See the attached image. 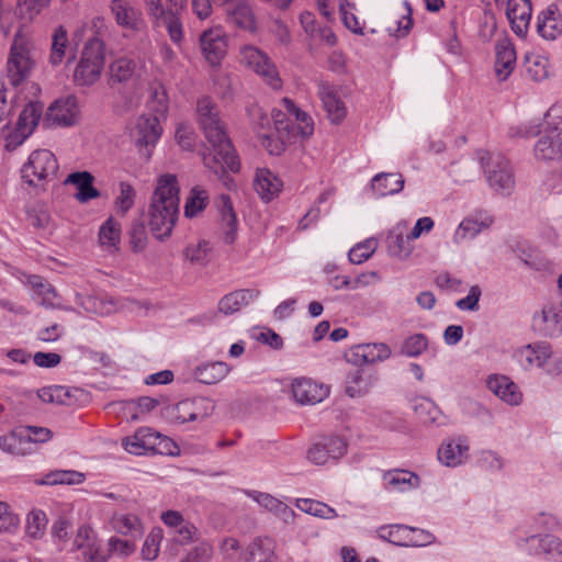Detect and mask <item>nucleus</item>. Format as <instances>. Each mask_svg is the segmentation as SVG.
I'll use <instances>...</instances> for the list:
<instances>
[{"label": "nucleus", "instance_id": "nucleus-40", "mask_svg": "<svg viewBox=\"0 0 562 562\" xmlns=\"http://www.w3.org/2000/svg\"><path fill=\"white\" fill-rule=\"evenodd\" d=\"M206 398L183 400L175 407V418L180 423L193 422L207 415L205 405Z\"/></svg>", "mask_w": 562, "mask_h": 562}, {"label": "nucleus", "instance_id": "nucleus-62", "mask_svg": "<svg viewBox=\"0 0 562 562\" xmlns=\"http://www.w3.org/2000/svg\"><path fill=\"white\" fill-rule=\"evenodd\" d=\"M74 548L82 550L85 554L92 555L95 549V535L89 526H80L74 540Z\"/></svg>", "mask_w": 562, "mask_h": 562}, {"label": "nucleus", "instance_id": "nucleus-64", "mask_svg": "<svg viewBox=\"0 0 562 562\" xmlns=\"http://www.w3.org/2000/svg\"><path fill=\"white\" fill-rule=\"evenodd\" d=\"M164 538L161 528H153L147 535L142 548V555L147 561H153L158 557L160 542Z\"/></svg>", "mask_w": 562, "mask_h": 562}, {"label": "nucleus", "instance_id": "nucleus-25", "mask_svg": "<svg viewBox=\"0 0 562 562\" xmlns=\"http://www.w3.org/2000/svg\"><path fill=\"white\" fill-rule=\"evenodd\" d=\"M317 94L331 123H340L347 115V109L337 88L326 81L317 82Z\"/></svg>", "mask_w": 562, "mask_h": 562}, {"label": "nucleus", "instance_id": "nucleus-12", "mask_svg": "<svg viewBox=\"0 0 562 562\" xmlns=\"http://www.w3.org/2000/svg\"><path fill=\"white\" fill-rule=\"evenodd\" d=\"M200 52L211 67H218L228 48V37L221 25L204 30L199 36Z\"/></svg>", "mask_w": 562, "mask_h": 562}, {"label": "nucleus", "instance_id": "nucleus-5", "mask_svg": "<svg viewBox=\"0 0 562 562\" xmlns=\"http://www.w3.org/2000/svg\"><path fill=\"white\" fill-rule=\"evenodd\" d=\"M105 64V46L102 40L90 38L82 48L79 61L74 71L77 86L94 85L102 75Z\"/></svg>", "mask_w": 562, "mask_h": 562}, {"label": "nucleus", "instance_id": "nucleus-23", "mask_svg": "<svg viewBox=\"0 0 562 562\" xmlns=\"http://www.w3.org/2000/svg\"><path fill=\"white\" fill-rule=\"evenodd\" d=\"M532 327L544 337L562 336V311L553 304L544 305L540 312L533 315Z\"/></svg>", "mask_w": 562, "mask_h": 562}, {"label": "nucleus", "instance_id": "nucleus-44", "mask_svg": "<svg viewBox=\"0 0 562 562\" xmlns=\"http://www.w3.org/2000/svg\"><path fill=\"white\" fill-rule=\"evenodd\" d=\"M256 125L258 128V135L261 139V145L269 151V154H281L284 149V142L282 140V136L284 134H280V136L276 137L272 133H268V130L270 128V120L262 113H259V121Z\"/></svg>", "mask_w": 562, "mask_h": 562}, {"label": "nucleus", "instance_id": "nucleus-20", "mask_svg": "<svg viewBox=\"0 0 562 562\" xmlns=\"http://www.w3.org/2000/svg\"><path fill=\"white\" fill-rule=\"evenodd\" d=\"M80 119L78 100L66 95L55 100L46 112V121L52 125L68 127L77 124Z\"/></svg>", "mask_w": 562, "mask_h": 562}, {"label": "nucleus", "instance_id": "nucleus-24", "mask_svg": "<svg viewBox=\"0 0 562 562\" xmlns=\"http://www.w3.org/2000/svg\"><path fill=\"white\" fill-rule=\"evenodd\" d=\"M420 476L409 470L391 469L382 473V487L387 492L407 493L419 488Z\"/></svg>", "mask_w": 562, "mask_h": 562}, {"label": "nucleus", "instance_id": "nucleus-6", "mask_svg": "<svg viewBox=\"0 0 562 562\" xmlns=\"http://www.w3.org/2000/svg\"><path fill=\"white\" fill-rule=\"evenodd\" d=\"M488 187L498 195H510L516 186L513 168L508 159L499 154L479 153Z\"/></svg>", "mask_w": 562, "mask_h": 562}, {"label": "nucleus", "instance_id": "nucleus-47", "mask_svg": "<svg viewBox=\"0 0 562 562\" xmlns=\"http://www.w3.org/2000/svg\"><path fill=\"white\" fill-rule=\"evenodd\" d=\"M44 104L38 101L29 102L19 115L16 126L30 135L35 131L42 114Z\"/></svg>", "mask_w": 562, "mask_h": 562}, {"label": "nucleus", "instance_id": "nucleus-16", "mask_svg": "<svg viewBox=\"0 0 562 562\" xmlns=\"http://www.w3.org/2000/svg\"><path fill=\"white\" fill-rule=\"evenodd\" d=\"M391 356L392 349L385 342L358 344L350 347L345 355L346 360L356 367L383 362Z\"/></svg>", "mask_w": 562, "mask_h": 562}, {"label": "nucleus", "instance_id": "nucleus-56", "mask_svg": "<svg viewBox=\"0 0 562 562\" xmlns=\"http://www.w3.org/2000/svg\"><path fill=\"white\" fill-rule=\"evenodd\" d=\"M47 516L42 509H33L27 514L25 530L32 539H41L46 531Z\"/></svg>", "mask_w": 562, "mask_h": 562}, {"label": "nucleus", "instance_id": "nucleus-39", "mask_svg": "<svg viewBox=\"0 0 562 562\" xmlns=\"http://www.w3.org/2000/svg\"><path fill=\"white\" fill-rule=\"evenodd\" d=\"M111 525L116 532L128 536L132 539L140 538L144 533V525L135 514H114L111 518Z\"/></svg>", "mask_w": 562, "mask_h": 562}, {"label": "nucleus", "instance_id": "nucleus-7", "mask_svg": "<svg viewBox=\"0 0 562 562\" xmlns=\"http://www.w3.org/2000/svg\"><path fill=\"white\" fill-rule=\"evenodd\" d=\"M274 130L279 134L290 135L291 132L307 137L313 134L314 124L312 117L295 103L289 99L283 98L279 108H274L271 112Z\"/></svg>", "mask_w": 562, "mask_h": 562}, {"label": "nucleus", "instance_id": "nucleus-46", "mask_svg": "<svg viewBox=\"0 0 562 562\" xmlns=\"http://www.w3.org/2000/svg\"><path fill=\"white\" fill-rule=\"evenodd\" d=\"M69 46L68 32L65 26H57L52 34V44L48 61L52 66H59L66 56Z\"/></svg>", "mask_w": 562, "mask_h": 562}, {"label": "nucleus", "instance_id": "nucleus-48", "mask_svg": "<svg viewBox=\"0 0 562 562\" xmlns=\"http://www.w3.org/2000/svg\"><path fill=\"white\" fill-rule=\"evenodd\" d=\"M372 386V378L359 367L349 372L346 379V393L351 396H361Z\"/></svg>", "mask_w": 562, "mask_h": 562}, {"label": "nucleus", "instance_id": "nucleus-11", "mask_svg": "<svg viewBox=\"0 0 562 562\" xmlns=\"http://www.w3.org/2000/svg\"><path fill=\"white\" fill-rule=\"evenodd\" d=\"M144 3L153 24L165 27L170 41L180 47L184 41L182 19L177 16V12L167 9L162 0H144Z\"/></svg>", "mask_w": 562, "mask_h": 562}, {"label": "nucleus", "instance_id": "nucleus-52", "mask_svg": "<svg viewBox=\"0 0 562 562\" xmlns=\"http://www.w3.org/2000/svg\"><path fill=\"white\" fill-rule=\"evenodd\" d=\"M82 307L95 315L106 316L116 311V302L106 295H89L81 303Z\"/></svg>", "mask_w": 562, "mask_h": 562}, {"label": "nucleus", "instance_id": "nucleus-55", "mask_svg": "<svg viewBox=\"0 0 562 562\" xmlns=\"http://www.w3.org/2000/svg\"><path fill=\"white\" fill-rule=\"evenodd\" d=\"M209 204V193L202 187L192 188L184 205V215L194 217L201 213Z\"/></svg>", "mask_w": 562, "mask_h": 562}, {"label": "nucleus", "instance_id": "nucleus-36", "mask_svg": "<svg viewBox=\"0 0 562 562\" xmlns=\"http://www.w3.org/2000/svg\"><path fill=\"white\" fill-rule=\"evenodd\" d=\"M260 292L255 289H241L223 296L218 302V310L225 315L238 312L259 296Z\"/></svg>", "mask_w": 562, "mask_h": 562}, {"label": "nucleus", "instance_id": "nucleus-50", "mask_svg": "<svg viewBox=\"0 0 562 562\" xmlns=\"http://www.w3.org/2000/svg\"><path fill=\"white\" fill-rule=\"evenodd\" d=\"M212 256V247L207 240L201 239L189 244L183 250V257L193 266L204 267Z\"/></svg>", "mask_w": 562, "mask_h": 562}, {"label": "nucleus", "instance_id": "nucleus-63", "mask_svg": "<svg viewBox=\"0 0 562 562\" xmlns=\"http://www.w3.org/2000/svg\"><path fill=\"white\" fill-rule=\"evenodd\" d=\"M148 108L158 116H165L168 111V95L161 85L150 87Z\"/></svg>", "mask_w": 562, "mask_h": 562}, {"label": "nucleus", "instance_id": "nucleus-26", "mask_svg": "<svg viewBox=\"0 0 562 562\" xmlns=\"http://www.w3.org/2000/svg\"><path fill=\"white\" fill-rule=\"evenodd\" d=\"M538 160L549 161L562 158V130L557 126L547 130L533 148Z\"/></svg>", "mask_w": 562, "mask_h": 562}, {"label": "nucleus", "instance_id": "nucleus-49", "mask_svg": "<svg viewBox=\"0 0 562 562\" xmlns=\"http://www.w3.org/2000/svg\"><path fill=\"white\" fill-rule=\"evenodd\" d=\"M525 67L528 76L535 81H542L549 77V59L540 53L526 54Z\"/></svg>", "mask_w": 562, "mask_h": 562}, {"label": "nucleus", "instance_id": "nucleus-60", "mask_svg": "<svg viewBox=\"0 0 562 562\" xmlns=\"http://www.w3.org/2000/svg\"><path fill=\"white\" fill-rule=\"evenodd\" d=\"M407 532L408 526L406 525H391L381 527L379 530V536L381 539L392 544L406 548Z\"/></svg>", "mask_w": 562, "mask_h": 562}, {"label": "nucleus", "instance_id": "nucleus-22", "mask_svg": "<svg viewBox=\"0 0 562 562\" xmlns=\"http://www.w3.org/2000/svg\"><path fill=\"white\" fill-rule=\"evenodd\" d=\"M294 400L302 405H314L329 395V387L308 378H296L291 384Z\"/></svg>", "mask_w": 562, "mask_h": 562}, {"label": "nucleus", "instance_id": "nucleus-2", "mask_svg": "<svg viewBox=\"0 0 562 562\" xmlns=\"http://www.w3.org/2000/svg\"><path fill=\"white\" fill-rule=\"evenodd\" d=\"M549 516L540 514L518 525L512 532L515 549L530 557L547 562H562V539L550 533H542Z\"/></svg>", "mask_w": 562, "mask_h": 562}, {"label": "nucleus", "instance_id": "nucleus-41", "mask_svg": "<svg viewBox=\"0 0 562 562\" xmlns=\"http://www.w3.org/2000/svg\"><path fill=\"white\" fill-rule=\"evenodd\" d=\"M98 240L102 250L116 252L121 241V225L113 217H109L99 228Z\"/></svg>", "mask_w": 562, "mask_h": 562}, {"label": "nucleus", "instance_id": "nucleus-29", "mask_svg": "<svg viewBox=\"0 0 562 562\" xmlns=\"http://www.w3.org/2000/svg\"><path fill=\"white\" fill-rule=\"evenodd\" d=\"M531 3L529 0H508L506 16L515 34L524 36L530 25Z\"/></svg>", "mask_w": 562, "mask_h": 562}, {"label": "nucleus", "instance_id": "nucleus-54", "mask_svg": "<svg viewBox=\"0 0 562 562\" xmlns=\"http://www.w3.org/2000/svg\"><path fill=\"white\" fill-rule=\"evenodd\" d=\"M86 481V474L76 470H55L45 475L42 483L46 485H76Z\"/></svg>", "mask_w": 562, "mask_h": 562}, {"label": "nucleus", "instance_id": "nucleus-9", "mask_svg": "<svg viewBox=\"0 0 562 562\" xmlns=\"http://www.w3.org/2000/svg\"><path fill=\"white\" fill-rule=\"evenodd\" d=\"M238 60L244 67L259 76L271 88H281L282 80L277 66L268 54L259 47L251 44L241 45L238 50Z\"/></svg>", "mask_w": 562, "mask_h": 562}, {"label": "nucleus", "instance_id": "nucleus-51", "mask_svg": "<svg viewBox=\"0 0 562 562\" xmlns=\"http://www.w3.org/2000/svg\"><path fill=\"white\" fill-rule=\"evenodd\" d=\"M295 505L303 513L315 516L317 518L329 520L338 517L335 508L316 499L296 498Z\"/></svg>", "mask_w": 562, "mask_h": 562}, {"label": "nucleus", "instance_id": "nucleus-10", "mask_svg": "<svg viewBox=\"0 0 562 562\" xmlns=\"http://www.w3.org/2000/svg\"><path fill=\"white\" fill-rule=\"evenodd\" d=\"M58 171L55 155L48 149H36L31 153L21 168L22 179L30 186H40L54 179Z\"/></svg>", "mask_w": 562, "mask_h": 562}, {"label": "nucleus", "instance_id": "nucleus-53", "mask_svg": "<svg viewBox=\"0 0 562 562\" xmlns=\"http://www.w3.org/2000/svg\"><path fill=\"white\" fill-rule=\"evenodd\" d=\"M414 411L424 424L441 425L442 413L439 407L428 398H422L414 404Z\"/></svg>", "mask_w": 562, "mask_h": 562}, {"label": "nucleus", "instance_id": "nucleus-58", "mask_svg": "<svg viewBox=\"0 0 562 562\" xmlns=\"http://www.w3.org/2000/svg\"><path fill=\"white\" fill-rule=\"evenodd\" d=\"M428 342L424 334L411 335L402 342L400 352L409 358H417L428 348Z\"/></svg>", "mask_w": 562, "mask_h": 562}, {"label": "nucleus", "instance_id": "nucleus-34", "mask_svg": "<svg viewBox=\"0 0 562 562\" xmlns=\"http://www.w3.org/2000/svg\"><path fill=\"white\" fill-rule=\"evenodd\" d=\"M248 495L260 506L268 512L272 513L276 517L281 519L284 524H293L296 518V513L289 507L285 503L277 497L262 492H250Z\"/></svg>", "mask_w": 562, "mask_h": 562}, {"label": "nucleus", "instance_id": "nucleus-13", "mask_svg": "<svg viewBox=\"0 0 562 562\" xmlns=\"http://www.w3.org/2000/svg\"><path fill=\"white\" fill-rule=\"evenodd\" d=\"M110 12L116 25L128 34L143 33L147 27L142 10L128 0H111Z\"/></svg>", "mask_w": 562, "mask_h": 562}, {"label": "nucleus", "instance_id": "nucleus-21", "mask_svg": "<svg viewBox=\"0 0 562 562\" xmlns=\"http://www.w3.org/2000/svg\"><path fill=\"white\" fill-rule=\"evenodd\" d=\"M486 387L508 406L517 407L524 403V394L519 385L506 374L493 373L487 375Z\"/></svg>", "mask_w": 562, "mask_h": 562}, {"label": "nucleus", "instance_id": "nucleus-19", "mask_svg": "<svg viewBox=\"0 0 562 562\" xmlns=\"http://www.w3.org/2000/svg\"><path fill=\"white\" fill-rule=\"evenodd\" d=\"M494 224V216L487 211H475L465 216L457 226L452 241L460 245L465 240L474 239Z\"/></svg>", "mask_w": 562, "mask_h": 562}, {"label": "nucleus", "instance_id": "nucleus-37", "mask_svg": "<svg viewBox=\"0 0 562 562\" xmlns=\"http://www.w3.org/2000/svg\"><path fill=\"white\" fill-rule=\"evenodd\" d=\"M93 180L94 178L90 172L77 171L66 178L65 184H74L78 190L75 198L80 203H86L100 196L99 190L93 187Z\"/></svg>", "mask_w": 562, "mask_h": 562}, {"label": "nucleus", "instance_id": "nucleus-28", "mask_svg": "<svg viewBox=\"0 0 562 562\" xmlns=\"http://www.w3.org/2000/svg\"><path fill=\"white\" fill-rule=\"evenodd\" d=\"M238 220L234 212L232 201L228 195H221L220 218H218V234L222 240L232 245L236 241L238 236Z\"/></svg>", "mask_w": 562, "mask_h": 562}, {"label": "nucleus", "instance_id": "nucleus-27", "mask_svg": "<svg viewBox=\"0 0 562 562\" xmlns=\"http://www.w3.org/2000/svg\"><path fill=\"white\" fill-rule=\"evenodd\" d=\"M516 50L512 41L501 38L495 44V75L499 81H505L516 67Z\"/></svg>", "mask_w": 562, "mask_h": 562}, {"label": "nucleus", "instance_id": "nucleus-43", "mask_svg": "<svg viewBox=\"0 0 562 562\" xmlns=\"http://www.w3.org/2000/svg\"><path fill=\"white\" fill-rule=\"evenodd\" d=\"M231 371V367L223 361L205 362L194 370L195 379L204 384H215L222 381Z\"/></svg>", "mask_w": 562, "mask_h": 562}, {"label": "nucleus", "instance_id": "nucleus-4", "mask_svg": "<svg viewBox=\"0 0 562 562\" xmlns=\"http://www.w3.org/2000/svg\"><path fill=\"white\" fill-rule=\"evenodd\" d=\"M34 42L30 33L19 29L12 38L7 60V77L13 87L25 82L35 68Z\"/></svg>", "mask_w": 562, "mask_h": 562}, {"label": "nucleus", "instance_id": "nucleus-35", "mask_svg": "<svg viewBox=\"0 0 562 562\" xmlns=\"http://www.w3.org/2000/svg\"><path fill=\"white\" fill-rule=\"evenodd\" d=\"M136 143L139 146H155L162 134L158 115H140L136 122Z\"/></svg>", "mask_w": 562, "mask_h": 562}, {"label": "nucleus", "instance_id": "nucleus-1", "mask_svg": "<svg viewBox=\"0 0 562 562\" xmlns=\"http://www.w3.org/2000/svg\"><path fill=\"white\" fill-rule=\"evenodd\" d=\"M196 116L199 126L211 145V149L203 155L204 166L218 175L224 184L231 188L233 179L226 175V170L237 172L240 164L217 105L209 97L200 98L196 102Z\"/></svg>", "mask_w": 562, "mask_h": 562}, {"label": "nucleus", "instance_id": "nucleus-18", "mask_svg": "<svg viewBox=\"0 0 562 562\" xmlns=\"http://www.w3.org/2000/svg\"><path fill=\"white\" fill-rule=\"evenodd\" d=\"M222 7L226 24L251 34L257 32V19L248 1L228 0Z\"/></svg>", "mask_w": 562, "mask_h": 562}, {"label": "nucleus", "instance_id": "nucleus-38", "mask_svg": "<svg viewBox=\"0 0 562 562\" xmlns=\"http://www.w3.org/2000/svg\"><path fill=\"white\" fill-rule=\"evenodd\" d=\"M371 187L378 198L393 195L403 190L404 178L396 172H382L373 177Z\"/></svg>", "mask_w": 562, "mask_h": 562}, {"label": "nucleus", "instance_id": "nucleus-8", "mask_svg": "<svg viewBox=\"0 0 562 562\" xmlns=\"http://www.w3.org/2000/svg\"><path fill=\"white\" fill-rule=\"evenodd\" d=\"M122 445L128 453L134 456L178 453V447L170 438L147 427H140L133 435L125 437Z\"/></svg>", "mask_w": 562, "mask_h": 562}, {"label": "nucleus", "instance_id": "nucleus-17", "mask_svg": "<svg viewBox=\"0 0 562 562\" xmlns=\"http://www.w3.org/2000/svg\"><path fill=\"white\" fill-rule=\"evenodd\" d=\"M347 452V442L338 436L323 437L314 442L307 450V459L317 465L335 461Z\"/></svg>", "mask_w": 562, "mask_h": 562}, {"label": "nucleus", "instance_id": "nucleus-59", "mask_svg": "<svg viewBox=\"0 0 562 562\" xmlns=\"http://www.w3.org/2000/svg\"><path fill=\"white\" fill-rule=\"evenodd\" d=\"M378 241L374 238H368L356 244L348 252L349 261L353 265H361L375 252Z\"/></svg>", "mask_w": 562, "mask_h": 562}, {"label": "nucleus", "instance_id": "nucleus-45", "mask_svg": "<svg viewBox=\"0 0 562 562\" xmlns=\"http://www.w3.org/2000/svg\"><path fill=\"white\" fill-rule=\"evenodd\" d=\"M405 228L406 223H398L387 236L389 250L393 256L407 258L413 251L411 245L413 239H407V235L404 236Z\"/></svg>", "mask_w": 562, "mask_h": 562}, {"label": "nucleus", "instance_id": "nucleus-32", "mask_svg": "<svg viewBox=\"0 0 562 562\" xmlns=\"http://www.w3.org/2000/svg\"><path fill=\"white\" fill-rule=\"evenodd\" d=\"M161 521L173 532L179 543H189L196 535L195 526L184 519L178 510H166L160 515Z\"/></svg>", "mask_w": 562, "mask_h": 562}, {"label": "nucleus", "instance_id": "nucleus-61", "mask_svg": "<svg viewBox=\"0 0 562 562\" xmlns=\"http://www.w3.org/2000/svg\"><path fill=\"white\" fill-rule=\"evenodd\" d=\"M519 260L528 268L540 270L544 267V260L540 251L527 244L518 246L516 250Z\"/></svg>", "mask_w": 562, "mask_h": 562}, {"label": "nucleus", "instance_id": "nucleus-31", "mask_svg": "<svg viewBox=\"0 0 562 562\" xmlns=\"http://www.w3.org/2000/svg\"><path fill=\"white\" fill-rule=\"evenodd\" d=\"M254 188L260 199L268 203L276 199L283 188L282 180L267 168H258L254 178Z\"/></svg>", "mask_w": 562, "mask_h": 562}, {"label": "nucleus", "instance_id": "nucleus-14", "mask_svg": "<svg viewBox=\"0 0 562 562\" xmlns=\"http://www.w3.org/2000/svg\"><path fill=\"white\" fill-rule=\"evenodd\" d=\"M470 441L465 436H450L439 445L437 460L446 468L456 469L470 460Z\"/></svg>", "mask_w": 562, "mask_h": 562}, {"label": "nucleus", "instance_id": "nucleus-57", "mask_svg": "<svg viewBox=\"0 0 562 562\" xmlns=\"http://www.w3.org/2000/svg\"><path fill=\"white\" fill-rule=\"evenodd\" d=\"M136 191L134 187L125 181L119 183V191L114 200V207L119 214L125 215L135 203Z\"/></svg>", "mask_w": 562, "mask_h": 562}, {"label": "nucleus", "instance_id": "nucleus-3", "mask_svg": "<svg viewBox=\"0 0 562 562\" xmlns=\"http://www.w3.org/2000/svg\"><path fill=\"white\" fill-rule=\"evenodd\" d=\"M179 191L176 175L165 173L158 178L149 206V226L158 239L171 235L179 211Z\"/></svg>", "mask_w": 562, "mask_h": 562}, {"label": "nucleus", "instance_id": "nucleus-15", "mask_svg": "<svg viewBox=\"0 0 562 562\" xmlns=\"http://www.w3.org/2000/svg\"><path fill=\"white\" fill-rule=\"evenodd\" d=\"M552 357V346L547 341L527 344L515 351V358L525 370L536 368L546 372Z\"/></svg>", "mask_w": 562, "mask_h": 562}, {"label": "nucleus", "instance_id": "nucleus-30", "mask_svg": "<svg viewBox=\"0 0 562 562\" xmlns=\"http://www.w3.org/2000/svg\"><path fill=\"white\" fill-rule=\"evenodd\" d=\"M26 282L33 290V300H35L43 307L70 311L69 307L63 306L60 297L57 294L55 288L52 284L45 282L41 277L29 276Z\"/></svg>", "mask_w": 562, "mask_h": 562}, {"label": "nucleus", "instance_id": "nucleus-42", "mask_svg": "<svg viewBox=\"0 0 562 562\" xmlns=\"http://www.w3.org/2000/svg\"><path fill=\"white\" fill-rule=\"evenodd\" d=\"M245 562H276L274 542L270 538H257L247 548Z\"/></svg>", "mask_w": 562, "mask_h": 562}, {"label": "nucleus", "instance_id": "nucleus-33", "mask_svg": "<svg viewBox=\"0 0 562 562\" xmlns=\"http://www.w3.org/2000/svg\"><path fill=\"white\" fill-rule=\"evenodd\" d=\"M537 30L546 40H555L562 34V12L558 3H551L539 14Z\"/></svg>", "mask_w": 562, "mask_h": 562}]
</instances>
